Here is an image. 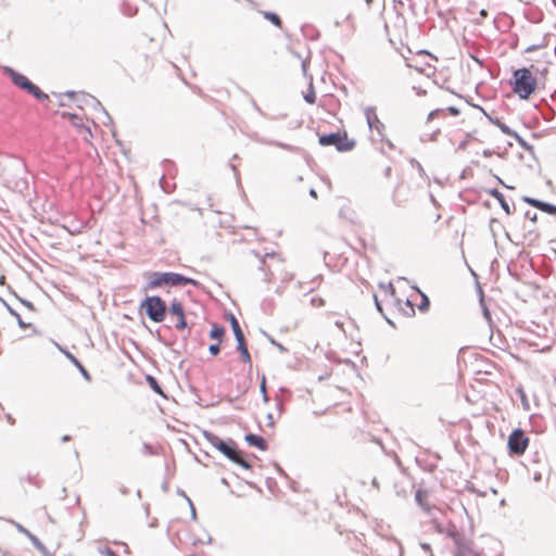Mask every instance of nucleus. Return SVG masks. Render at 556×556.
Listing matches in <instances>:
<instances>
[{
	"label": "nucleus",
	"instance_id": "48",
	"mask_svg": "<svg viewBox=\"0 0 556 556\" xmlns=\"http://www.w3.org/2000/svg\"><path fill=\"white\" fill-rule=\"evenodd\" d=\"M478 108H479V109H480V110H481V111L486 115V117L489 118V121H490L492 124H494V125L498 126V124H501V123H502L497 117H492V116L488 115V114L485 113V111H484L482 108H480V106H478Z\"/></svg>",
	"mask_w": 556,
	"mask_h": 556
},
{
	"label": "nucleus",
	"instance_id": "62",
	"mask_svg": "<svg viewBox=\"0 0 556 556\" xmlns=\"http://www.w3.org/2000/svg\"><path fill=\"white\" fill-rule=\"evenodd\" d=\"M70 440H71V437H70V435H67V434H65V435H63V437L61 438V441H62V442H67V441H70Z\"/></svg>",
	"mask_w": 556,
	"mask_h": 556
},
{
	"label": "nucleus",
	"instance_id": "2",
	"mask_svg": "<svg viewBox=\"0 0 556 556\" xmlns=\"http://www.w3.org/2000/svg\"><path fill=\"white\" fill-rule=\"evenodd\" d=\"M4 73L11 79L12 84L16 87L25 90L29 94L34 96L38 101L46 102L49 101V96L39 89L35 84H33L26 76L14 71L11 67H5Z\"/></svg>",
	"mask_w": 556,
	"mask_h": 556
},
{
	"label": "nucleus",
	"instance_id": "58",
	"mask_svg": "<svg viewBox=\"0 0 556 556\" xmlns=\"http://www.w3.org/2000/svg\"><path fill=\"white\" fill-rule=\"evenodd\" d=\"M136 12L137 10L128 9V11H125V14H127L128 16H132L136 14Z\"/></svg>",
	"mask_w": 556,
	"mask_h": 556
},
{
	"label": "nucleus",
	"instance_id": "38",
	"mask_svg": "<svg viewBox=\"0 0 556 556\" xmlns=\"http://www.w3.org/2000/svg\"><path fill=\"white\" fill-rule=\"evenodd\" d=\"M141 452L143 455H154L155 451L149 443H143Z\"/></svg>",
	"mask_w": 556,
	"mask_h": 556
},
{
	"label": "nucleus",
	"instance_id": "24",
	"mask_svg": "<svg viewBox=\"0 0 556 556\" xmlns=\"http://www.w3.org/2000/svg\"><path fill=\"white\" fill-rule=\"evenodd\" d=\"M10 522L12 525H14V527L16 528V530L20 532V533H23L24 535H26V538L29 539V541L31 542V539L34 538H37L35 534H33L29 530H27L24 526H22L21 523L14 521V520H10Z\"/></svg>",
	"mask_w": 556,
	"mask_h": 556
},
{
	"label": "nucleus",
	"instance_id": "60",
	"mask_svg": "<svg viewBox=\"0 0 556 556\" xmlns=\"http://www.w3.org/2000/svg\"><path fill=\"white\" fill-rule=\"evenodd\" d=\"M539 47L538 46H530L526 49V52H531V51H534L536 50Z\"/></svg>",
	"mask_w": 556,
	"mask_h": 556
},
{
	"label": "nucleus",
	"instance_id": "34",
	"mask_svg": "<svg viewBox=\"0 0 556 556\" xmlns=\"http://www.w3.org/2000/svg\"><path fill=\"white\" fill-rule=\"evenodd\" d=\"M260 142H262V143H267V144H271V146H276V147H279V148H282V149L289 150V151H292V150H293V148H292L290 144L282 143V142H279V141H265V140H260Z\"/></svg>",
	"mask_w": 556,
	"mask_h": 556
},
{
	"label": "nucleus",
	"instance_id": "16",
	"mask_svg": "<svg viewBox=\"0 0 556 556\" xmlns=\"http://www.w3.org/2000/svg\"><path fill=\"white\" fill-rule=\"evenodd\" d=\"M488 193L498 201L501 207L507 215L513 214V211H511L509 204L507 203V201L505 200L504 194L498 189H496V188L490 189V190H488Z\"/></svg>",
	"mask_w": 556,
	"mask_h": 556
},
{
	"label": "nucleus",
	"instance_id": "5",
	"mask_svg": "<svg viewBox=\"0 0 556 556\" xmlns=\"http://www.w3.org/2000/svg\"><path fill=\"white\" fill-rule=\"evenodd\" d=\"M203 437L213 447L218 450L229 460H236L235 457L238 456L239 448L232 439L223 440L207 430L203 431Z\"/></svg>",
	"mask_w": 556,
	"mask_h": 556
},
{
	"label": "nucleus",
	"instance_id": "35",
	"mask_svg": "<svg viewBox=\"0 0 556 556\" xmlns=\"http://www.w3.org/2000/svg\"><path fill=\"white\" fill-rule=\"evenodd\" d=\"M409 164L412 165L413 168H416L418 170L420 176L426 175L422 165L416 159H410Z\"/></svg>",
	"mask_w": 556,
	"mask_h": 556
},
{
	"label": "nucleus",
	"instance_id": "6",
	"mask_svg": "<svg viewBox=\"0 0 556 556\" xmlns=\"http://www.w3.org/2000/svg\"><path fill=\"white\" fill-rule=\"evenodd\" d=\"M318 142L323 147L334 146L339 152H348L355 147L354 139H349L346 132L339 131L319 136Z\"/></svg>",
	"mask_w": 556,
	"mask_h": 556
},
{
	"label": "nucleus",
	"instance_id": "46",
	"mask_svg": "<svg viewBox=\"0 0 556 556\" xmlns=\"http://www.w3.org/2000/svg\"><path fill=\"white\" fill-rule=\"evenodd\" d=\"M513 138L516 139V141L521 146V147H527V142L526 140L516 131L514 132L513 135Z\"/></svg>",
	"mask_w": 556,
	"mask_h": 556
},
{
	"label": "nucleus",
	"instance_id": "27",
	"mask_svg": "<svg viewBox=\"0 0 556 556\" xmlns=\"http://www.w3.org/2000/svg\"><path fill=\"white\" fill-rule=\"evenodd\" d=\"M26 481L29 484H33L38 489L41 488V485H42V480L38 477L37 473L36 475L28 473L26 477Z\"/></svg>",
	"mask_w": 556,
	"mask_h": 556
},
{
	"label": "nucleus",
	"instance_id": "20",
	"mask_svg": "<svg viewBox=\"0 0 556 556\" xmlns=\"http://www.w3.org/2000/svg\"><path fill=\"white\" fill-rule=\"evenodd\" d=\"M226 318L228 319V321L231 326V330L235 334V338L241 337L243 334V331H242L240 324H239L238 319L236 318V316L229 312L226 314Z\"/></svg>",
	"mask_w": 556,
	"mask_h": 556
},
{
	"label": "nucleus",
	"instance_id": "52",
	"mask_svg": "<svg viewBox=\"0 0 556 556\" xmlns=\"http://www.w3.org/2000/svg\"><path fill=\"white\" fill-rule=\"evenodd\" d=\"M20 301H21V303H22L24 306H26L28 309H30V311H34V309H35V306H34V304H33L30 301H28V300H24V299H21Z\"/></svg>",
	"mask_w": 556,
	"mask_h": 556
},
{
	"label": "nucleus",
	"instance_id": "23",
	"mask_svg": "<svg viewBox=\"0 0 556 556\" xmlns=\"http://www.w3.org/2000/svg\"><path fill=\"white\" fill-rule=\"evenodd\" d=\"M186 285L199 286V282L193 278L187 277V276L178 273L177 287L186 286Z\"/></svg>",
	"mask_w": 556,
	"mask_h": 556
},
{
	"label": "nucleus",
	"instance_id": "4",
	"mask_svg": "<svg viewBox=\"0 0 556 556\" xmlns=\"http://www.w3.org/2000/svg\"><path fill=\"white\" fill-rule=\"evenodd\" d=\"M147 279L146 290H154L162 287H177L178 273L173 271H148L144 274Z\"/></svg>",
	"mask_w": 556,
	"mask_h": 556
},
{
	"label": "nucleus",
	"instance_id": "59",
	"mask_svg": "<svg viewBox=\"0 0 556 556\" xmlns=\"http://www.w3.org/2000/svg\"><path fill=\"white\" fill-rule=\"evenodd\" d=\"M309 195H311L312 198H314V199H317V192H316V190H315L314 188H312V189L309 190Z\"/></svg>",
	"mask_w": 556,
	"mask_h": 556
},
{
	"label": "nucleus",
	"instance_id": "64",
	"mask_svg": "<svg viewBox=\"0 0 556 556\" xmlns=\"http://www.w3.org/2000/svg\"><path fill=\"white\" fill-rule=\"evenodd\" d=\"M533 479L535 481H540L541 480V473L540 472H535Z\"/></svg>",
	"mask_w": 556,
	"mask_h": 556
},
{
	"label": "nucleus",
	"instance_id": "21",
	"mask_svg": "<svg viewBox=\"0 0 556 556\" xmlns=\"http://www.w3.org/2000/svg\"><path fill=\"white\" fill-rule=\"evenodd\" d=\"M7 308H8V312L14 316L16 318V321H17V325L22 328V329H27L29 327H31V324L29 323H25L21 315L15 311L13 309L10 305L7 304Z\"/></svg>",
	"mask_w": 556,
	"mask_h": 556
},
{
	"label": "nucleus",
	"instance_id": "19",
	"mask_svg": "<svg viewBox=\"0 0 556 556\" xmlns=\"http://www.w3.org/2000/svg\"><path fill=\"white\" fill-rule=\"evenodd\" d=\"M225 331H226V329H225L224 326H220V325H217V324H213V326H212V328L210 330V338L212 340H215L218 343H222L224 334H225Z\"/></svg>",
	"mask_w": 556,
	"mask_h": 556
},
{
	"label": "nucleus",
	"instance_id": "50",
	"mask_svg": "<svg viewBox=\"0 0 556 556\" xmlns=\"http://www.w3.org/2000/svg\"><path fill=\"white\" fill-rule=\"evenodd\" d=\"M446 111L453 116H458L460 113L456 106H448Z\"/></svg>",
	"mask_w": 556,
	"mask_h": 556
},
{
	"label": "nucleus",
	"instance_id": "51",
	"mask_svg": "<svg viewBox=\"0 0 556 556\" xmlns=\"http://www.w3.org/2000/svg\"><path fill=\"white\" fill-rule=\"evenodd\" d=\"M420 547H421L426 553H428L430 556H433V555H432V549H431L430 544H428V543H420Z\"/></svg>",
	"mask_w": 556,
	"mask_h": 556
},
{
	"label": "nucleus",
	"instance_id": "47",
	"mask_svg": "<svg viewBox=\"0 0 556 556\" xmlns=\"http://www.w3.org/2000/svg\"><path fill=\"white\" fill-rule=\"evenodd\" d=\"M240 358L243 363H251V355L249 353V350L245 352L240 353Z\"/></svg>",
	"mask_w": 556,
	"mask_h": 556
},
{
	"label": "nucleus",
	"instance_id": "41",
	"mask_svg": "<svg viewBox=\"0 0 556 556\" xmlns=\"http://www.w3.org/2000/svg\"><path fill=\"white\" fill-rule=\"evenodd\" d=\"M268 339H269V342H270L273 345H275V346L279 350V352H281V353H286V352H288V349H287V348H285L281 343L277 342V341H276L275 339H273L271 337H268Z\"/></svg>",
	"mask_w": 556,
	"mask_h": 556
},
{
	"label": "nucleus",
	"instance_id": "63",
	"mask_svg": "<svg viewBox=\"0 0 556 556\" xmlns=\"http://www.w3.org/2000/svg\"><path fill=\"white\" fill-rule=\"evenodd\" d=\"M67 97H70L71 99H73L75 97V92L74 91H66L65 93Z\"/></svg>",
	"mask_w": 556,
	"mask_h": 556
},
{
	"label": "nucleus",
	"instance_id": "7",
	"mask_svg": "<svg viewBox=\"0 0 556 556\" xmlns=\"http://www.w3.org/2000/svg\"><path fill=\"white\" fill-rule=\"evenodd\" d=\"M529 444V438L520 428L514 429L508 437L507 447L511 455H522Z\"/></svg>",
	"mask_w": 556,
	"mask_h": 556
},
{
	"label": "nucleus",
	"instance_id": "8",
	"mask_svg": "<svg viewBox=\"0 0 556 556\" xmlns=\"http://www.w3.org/2000/svg\"><path fill=\"white\" fill-rule=\"evenodd\" d=\"M452 540L455 546V556H479L472 548V541L467 539L464 533H457Z\"/></svg>",
	"mask_w": 556,
	"mask_h": 556
},
{
	"label": "nucleus",
	"instance_id": "44",
	"mask_svg": "<svg viewBox=\"0 0 556 556\" xmlns=\"http://www.w3.org/2000/svg\"><path fill=\"white\" fill-rule=\"evenodd\" d=\"M160 185H161V188H162L165 192H167V193L172 192V189H170L169 185L166 182V180H165V177H164V176H162V177H161V179H160Z\"/></svg>",
	"mask_w": 556,
	"mask_h": 556
},
{
	"label": "nucleus",
	"instance_id": "43",
	"mask_svg": "<svg viewBox=\"0 0 556 556\" xmlns=\"http://www.w3.org/2000/svg\"><path fill=\"white\" fill-rule=\"evenodd\" d=\"M525 217H526L527 219H529L530 222L534 223V224H535V223H536V220H538V214H536V213H534V212H531V211H527V212L525 213Z\"/></svg>",
	"mask_w": 556,
	"mask_h": 556
},
{
	"label": "nucleus",
	"instance_id": "29",
	"mask_svg": "<svg viewBox=\"0 0 556 556\" xmlns=\"http://www.w3.org/2000/svg\"><path fill=\"white\" fill-rule=\"evenodd\" d=\"M236 341H237V350L239 353L248 351V345L245 342L244 334H242L241 337H237Z\"/></svg>",
	"mask_w": 556,
	"mask_h": 556
},
{
	"label": "nucleus",
	"instance_id": "25",
	"mask_svg": "<svg viewBox=\"0 0 556 556\" xmlns=\"http://www.w3.org/2000/svg\"><path fill=\"white\" fill-rule=\"evenodd\" d=\"M147 381L150 386V388L157 394H163V390L161 386L159 384L157 380L152 376H147Z\"/></svg>",
	"mask_w": 556,
	"mask_h": 556
},
{
	"label": "nucleus",
	"instance_id": "10",
	"mask_svg": "<svg viewBox=\"0 0 556 556\" xmlns=\"http://www.w3.org/2000/svg\"><path fill=\"white\" fill-rule=\"evenodd\" d=\"M364 114L366 117L367 125L370 130H376L378 134H382L384 130L383 123L380 122L375 106H366L364 110Z\"/></svg>",
	"mask_w": 556,
	"mask_h": 556
},
{
	"label": "nucleus",
	"instance_id": "12",
	"mask_svg": "<svg viewBox=\"0 0 556 556\" xmlns=\"http://www.w3.org/2000/svg\"><path fill=\"white\" fill-rule=\"evenodd\" d=\"M81 97H83V100H80L81 102H84L86 105L93 108L94 110H99L103 114L104 119L102 121V123L104 125H106L108 123H110V124L113 123L111 116L109 115V113L105 111V109L102 106L101 102L97 98H94L91 94L84 93V92L81 93Z\"/></svg>",
	"mask_w": 556,
	"mask_h": 556
},
{
	"label": "nucleus",
	"instance_id": "54",
	"mask_svg": "<svg viewBox=\"0 0 556 556\" xmlns=\"http://www.w3.org/2000/svg\"><path fill=\"white\" fill-rule=\"evenodd\" d=\"M374 300H375V305H376L377 311H379L383 315L382 306L378 300L377 294H374Z\"/></svg>",
	"mask_w": 556,
	"mask_h": 556
},
{
	"label": "nucleus",
	"instance_id": "3",
	"mask_svg": "<svg viewBox=\"0 0 556 556\" xmlns=\"http://www.w3.org/2000/svg\"><path fill=\"white\" fill-rule=\"evenodd\" d=\"M147 317L153 323H162L166 317V302L159 295L147 296L140 304Z\"/></svg>",
	"mask_w": 556,
	"mask_h": 556
},
{
	"label": "nucleus",
	"instance_id": "40",
	"mask_svg": "<svg viewBox=\"0 0 556 556\" xmlns=\"http://www.w3.org/2000/svg\"><path fill=\"white\" fill-rule=\"evenodd\" d=\"M220 351V343L216 342L208 346V352L212 356H216Z\"/></svg>",
	"mask_w": 556,
	"mask_h": 556
},
{
	"label": "nucleus",
	"instance_id": "39",
	"mask_svg": "<svg viewBox=\"0 0 556 556\" xmlns=\"http://www.w3.org/2000/svg\"><path fill=\"white\" fill-rule=\"evenodd\" d=\"M31 544L35 546V548H37L39 552H43L47 547L45 546V544L38 539V538H34L31 539Z\"/></svg>",
	"mask_w": 556,
	"mask_h": 556
},
{
	"label": "nucleus",
	"instance_id": "45",
	"mask_svg": "<svg viewBox=\"0 0 556 556\" xmlns=\"http://www.w3.org/2000/svg\"><path fill=\"white\" fill-rule=\"evenodd\" d=\"M382 288L384 289L386 293H389L391 296H395V288L391 282L387 286H382Z\"/></svg>",
	"mask_w": 556,
	"mask_h": 556
},
{
	"label": "nucleus",
	"instance_id": "49",
	"mask_svg": "<svg viewBox=\"0 0 556 556\" xmlns=\"http://www.w3.org/2000/svg\"><path fill=\"white\" fill-rule=\"evenodd\" d=\"M187 502L191 509V518L194 520L197 518V511H195L194 505H193L192 501L190 500V497H187Z\"/></svg>",
	"mask_w": 556,
	"mask_h": 556
},
{
	"label": "nucleus",
	"instance_id": "37",
	"mask_svg": "<svg viewBox=\"0 0 556 556\" xmlns=\"http://www.w3.org/2000/svg\"><path fill=\"white\" fill-rule=\"evenodd\" d=\"M260 390L262 392L263 401L264 402H268L269 397H268V394H267V391H266V380H265L264 376H263V379H262V382H261V386H260Z\"/></svg>",
	"mask_w": 556,
	"mask_h": 556
},
{
	"label": "nucleus",
	"instance_id": "53",
	"mask_svg": "<svg viewBox=\"0 0 556 556\" xmlns=\"http://www.w3.org/2000/svg\"><path fill=\"white\" fill-rule=\"evenodd\" d=\"M442 111H443V110H441V109H435V110L431 111V112L429 113V115H428V118H427V119H428V121L433 119V118H434L435 116H438V114H439V113H441Z\"/></svg>",
	"mask_w": 556,
	"mask_h": 556
},
{
	"label": "nucleus",
	"instance_id": "55",
	"mask_svg": "<svg viewBox=\"0 0 556 556\" xmlns=\"http://www.w3.org/2000/svg\"><path fill=\"white\" fill-rule=\"evenodd\" d=\"M405 305L409 308L408 315H414L415 314L414 304L408 299L406 300Z\"/></svg>",
	"mask_w": 556,
	"mask_h": 556
},
{
	"label": "nucleus",
	"instance_id": "61",
	"mask_svg": "<svg viewBox=\"0 0 556 556\" xmlns=\"http://www.w3.org/2000/svg\"><path fill=\"white\" fill-rule=\"evenodd\" d=\"M42 556H53L47 548L43 552H40Z\"/></svg>",
	"mask_w": 556,
	"mask_h": 556
},
{
	"label": "nucleus",
	"instance_id": "9",
	"mask_svg": "<svg viewBox=\"0 0 556 556\" xmlns=\"http://www.w3.org/2000/svg\"><path fill=\"white\" fill-rule=\"evenodd\" d=\"M168 309L172 315H175L178 318V320L175 325L176 330L181 331V330H185L186 328H190L192 326V324H190L187 320V315L185 313L184 306L179 301L174 299L170 302Z\"/></svg>",
	"mask_w": 556,
	"mask_h": 556
},
{
	"label": "nucleus",
	"instance_id": "15",
	"mask_svg": "<svg viewBox=\"0 0 556 556\" xmlns=\"http://www.w3.org/2000/svg\"><path fill=\"white\" fill-rule=\"evenodd\" d=\"M64 355L79 370L85 380L91 381L90 374L87 371V369L83 366V364L73 353H71L70 351H64Z\"/></svg>",
	"mask_w": 556,
	"mask_h": 556
},
{
	"label": "nucleus",
	"instance_id": "32",
	"mask_svg": "<svg viewBox=\"0 0 556 556\" xmlns=\"http://www.w3.org/2000/svg\"><path fill=\"white\" fill-rule=\"evenodd\" d=\"M304 100L309 104L315 103L316 96H315L313 85H309V90L307 93L304 94Z\"/></svg>",
	"mask_w": 556,
	"mask_h": 556
},
{
	"label": "nucleus",
	"instance_id": "57",
	"mask_svg": "<svg viewBox=\"0 0 556 556\" xmlns=\"http://www.w3.org/2000/svg\"><path fill=\"white\" fill-rule=\"evenodd\" d=\"M119 492H121L123 495H127V494H128V489H127L126 486L122 485V486L119 488Z\"/></svg>",
	"mask_w": 556,
	"mask_h": 556
},
{
	"label": "nucleus",
	"instance_id": "33",
	"mask_svg": "<svg viewBox=\"0 0 556 556\" xmlns=\"http://www.w3.org/2000/svg\"><path fill=\"white\" fill-rule=\"evenodd\" d=\"M429 305H430V301H429L428 296L426 294L421 293V301L418 306L419 311H421V312L428 311Z\"/></svg>",
	"mask_w": 556,
	"mask_h": 556
},
{
	"label": "nucleus",
	"instance_id": "11",
	"mask_svg": "<svg viewBox=\"0 0 556 556\" xmlns=\"http://www.w3.org/2000/svg\"><path fill=\"white\" fill-rule=\"evenodd\" d=\"M521 200L525 203L540 210L541 212L547 213L549 215H556V205H554L552 203H548V202H545V201H542V200H539L535 198H531L528 195L522 197Z\"/></svg>",
	"mask_w": 556,
	"mask_h": 556
},
{
	"label": "nucleus",
	"instance_id": "42",
	"mask_svg": "<svg viewBox=\"0 0 556 556\" xmlns=\"http://www.w3.org/2000/svg\"><path fill=\"white\" fill-rule=\"evenodd\" d=\"M102 556H118L112 548L104 547L99 549Z\"/></svg>",
	"mask_w": 556,
	"mask_h": 556
},
{
	"label": "nucleus",
	"instance_id": "28",
	"mask_svg": "<svg viewBox=\"0 0 556 556\" xmlns=\"http://www.w3.org/2000/svg\"><path fill=\"white\" fill-rule=\"evenodd\" d=\"M63 116H68V118L71 119L72 124L76 127H83V119L81 117H79L77 114H72V113H63Z\"/></svg>",
	"mask_w": 556,
	"mask_h": 556
},
{
	"label": "nucleus",
	"instance_id": "18",
	"mask_svg": "<svg viewBox=\"0 0 556 556\" xmlns=\"http://www.w3.org/2000/svg\"><path fill=\"white\" fill-rule=\"evenodd\" d=\"M289 52L301 61L302 72L304 76H307L308 63L311 59V51L308 50L305 55L295 51L293 48H288Z\"/></svg>",
	"mask_w": 556,
	"mask_h": 556
},
{
	"label": "nucleus",
	"instance_id": "13",
	"mask_svg": "<svg viewBox=\"0 0 556 556\" xmlns=\"http://www.w3.org/2000/svg\"><path fill=\"white\" fill-rule=\"evenodd\" d=\"M432 522L435 531L440 534L446 535L447 538L453 539L457 535V533H459L456 526L451 521L443 522L439 521L437 518H433Z\"/></svg>",
	"mask_w": 556,
	"mask_h": 556
},
{
	"label": "nucleus",
	"instance_id": "30",
	"mask_svg": "<svg viewBox=\"0 0 556 556\" xmlns=\"http://www.w3.org/2000/svg\"><path fill=\"white\" fill-rule=\"evenodd\" d=\"M517 392H518V394L520 396V401H521L523 409L529 410L530 409V405H529L526 392L523 391L522 388H518Z\"/></svg>",
	"mask_w": 556,
	"mask_h": 556
},
{
	"label": "nucleus",
	"instance_id": "14",
	"mask_svg": "<svg viewBox=\"0 0 556 556\" xmlns=\"http://www.w3.org/2000/svg\"><path fill=\"white\" fill-rule=\"evenodd\" d=\"M244 440L249 445L255 446L260 451H266L268 448V444H267L266 440L261 435H257L254 433H248L244 437Z\"/></svg>",
	"mask_w": 556,
	"mask_h": 556
},
{
	"label": "nucleus",
	"instance_id": "17",
	"mask_svg": "<svg viewBox=\"0 0 556 556\" xmlns=\"http://www.w3.org/2000/svg\"><path fill=\"white\" fill-rule=\"evenodd\" d=\"M428 496L429 492L427 490L418 489L415 493V501L425 511L430 514L432 507L426 501Z\"/></svg>",
	"mask_w": 556,
	"mask_h": 556
},
{
	"label": "nucleus",
	"instance_id": "56",
	"mask_svg": "<svg viewBox=\"0 0 556 556\" xmlns=\"http://www.w3.org/2000/svg\"><path fill=\"white\" fill-rule=\"evenodd\" d=\"M5 418H7V421L10 424V425H14L15 424V419L10 415V414H7L5 415Z\"/></svg>",
	"mask_w": 556,
	"mask_h": 556
},
{
	"label": "nucleus",
	"instance_id": "36",
	"mask_svg": "<svg viewBox=\"0 0 556 556\" xmlns=\"http://www.w3.org/2000/svg\"><path fill=\"white\" fill-rule=\"evenodd\" d=\"M497 127L501 129V131L503 134L510 136V137H513L514 132H516L514 129H511L508 125H506L503 122L501 124H498Z\"/></svg>",
	"mask_w": 556,
	"mask_h": 556
},
{
	"label": "nucleus",
	"instance_id": "1",
	"mask_svg": "<svg viewBox=\"0 0 556 556\" xmlns=\"http://www.w3.org/2000/svg\"><path fill=\"white\" fill-rule=\"evenodd\" d=\"M513 78V91L518 94L520 99H528L534 92L536 79L529 68L521 67L514 71Z\"/></svg>",
	"mask_w": 556,
	"mask_h": 556
},
{
	"label": "nucleus",
	"instance_id": "31",
	"mask_svg": "<svg viewBox=\"0 0 556 556\" xmlns=\"http://www.w3.org/2000/svg\"><path fill=\"white\" fill-rule=\"evenodd\" d=\"M471 139L472 135L470 132L466 134L465 138L458 143L456 151L465 150Z\"/></svg>",
	"mask_w": 556,
	"mask_h": 556
},
{
	"label": "nucleus",
	"instance_id": "26",
	"mask_svg": "<svg viewBox=\"0 0 556 556\" xmlns=\"http://www.w3.org/2000/svg\"><path fill=\"white\" fill-rule=\"evenodd\" d=\"M235 458H236V460H231L232 463L238 464L239 466H241L244 469L252 468L251 464L242 457V452L240 450H238V456Z\"/></svg>",
	"mask_w": 556,
	"mask_h": 556
},
{
	"label": "nucleus",
	"instance_id": "22",
	"mask_svg": "<svg viewBox=\"0 0 556 556\" xmlns=\"http://www.w3.org/2000/svg\"><path fill=\"white\" fill-rule=\"evenodd\" d=\"M263 15L266 20H268L275 26L281 27L282 22L278 14H276L274 12L264 11Z\"/></svg>",
	"mask_w": 556,
	"mask_h": 556
}]
</instances>
